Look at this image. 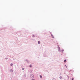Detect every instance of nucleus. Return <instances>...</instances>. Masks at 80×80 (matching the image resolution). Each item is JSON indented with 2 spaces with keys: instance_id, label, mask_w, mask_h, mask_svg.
Listing matches in <instances>:
<instances>
[{
  "instance_id": "1",
  "label": "nucleus",
  "mask_w": 80,
  "mask_h": 80,
  "mask_svg": "<svg viewBox=\"0 0 80 80\" xmlns=\"http://www.w3.org/2000/svg\"><path fill=\"white\" fill-rule=\"evenodd\" d=\"M30 77L31 78H34V76H33V74H31L30 75Z\"/></svg>"
},
{
  "instance_id": "2",
  "label": "nucleus",
  "mask_w": 80,
  "mask_h": 80,
  "mask_svg": "<svg viewBox=\"0 0 80 80\" xmlns=\"http://www.w3.org/2000/svg\"><path fill=\"white\" fill-rule=\"evenodd\" d=\"M13 70H12V69H11L10 70V72H13Z\"/></svg>"
},
{
  "instance_id": "3",
  "label": "nucleus",
  "mask_w": 80,
  "mask_h": 80,
  "mask_svg": "<svg viewBox=\"0 0 80 80\" xmlns=\"http://www.w3.org/2000/svg\"><path fill=\"white\" fill-rule=\"evenodd\" d=\"M38 44H40V42L38 41Z\"/></svg>"
},
{
  "instance_id": "4",
  "label": "nucleus",
  "mask_w": 80,
  "mask_h": 80,
  "mask_svg": "<svg viewBox=\"0 0 80 80\" xmlns=\"http://www.w3.org/2000/svg\"><path fill=\"white\" fill-rule=\"evenodd\" d=\"M12 65H13V64L11 63L10 64V66H12Z\"/></svg>"
},
{
  "instance_id": "5",
  "label": "nucleus",
  "mask_w": 80,
  "mask_h": 80,
  "mask_svg": "<svg viewBox=\"0 0 80 80\" xmlns=\"http://www.w3.org/2000/svg\"><path fill=\"white\" fill-rule=\"evenodd\" d=\"M30 67H31V68L32 67V65H30Z\"/></svg>"
},
{
  "instance_id": "6",
  "label": "nucleus",
  "mask_w": 80,
  "mask_h": 80,
  "mask_svg": "<svg viewBox=\"0 0 80 80\" xmlns=\"http://www.w3.org/2000/svg\"><path fill=\"white\" fill-rule=\"evenodd\" d=\"M33 37H35V35H32Z\"/></svg>"
},
{
  "instance_id": "7",
  "label": "nucleus",
  "mask_w": 80,
  "mask_h": 80,
  "mask_svg": "<svg viewBox=\"0 0 80 80\" xmlns=\"http://www.w3.org/2000/svg\"><path fill=\"white\" fill-rule=\"evenodd\" d=\"M61 79L62 78V76H60V77H59Z\"/></svg>"
},
{
  "instance_id": "8",
  "label": "nucleus",
  "mask_w": 80,
  "mask_h": 80,
  "mask_svg": "<svg viewBox=\"0 0 80 80\" xmlns=\"http://www.w3.org/2000/svg\"><path fill=\"white\" fill-rule=\"evenodd\" d=\"M22 70H24V68H22Z\"/></svg>"
},
{
  "instance_id": "9",
  "label": "nucleus",
  "mask_w": 80,
  "mask_h": 80,
  "mask_svg": "<svg viewBox=\"0 0 80 80\" xmlns=\"http://www.w3.org/2000/svg\"><path fill=\"white\" fill-rule=\"evenodd\" d=\"M5 59H6V60H7V59H8V58H6Z\"/></svg>"
},
{
  "instance_id": "10",
  "label": "nucleus",
  "mask_w": 80,
  "mask_h": 80,
  "mask_svg": "<svg viewBox=\"0 0 80 80\" xmlns=\"http://www.w3.org/2000/svg\"><path fill=\"white\" fill-rule=\"evenodd\" d=\"M40 78H42V76L41 75L40 76Z\"/></svg>"
},
{
  "instance_id": "11",
  "label": "nucleus",
  "mask_w": 80,
  "mask_h": 80,
  "mask_svg": "<svg viewBox=\"0 0 80 80\" xmlns=\"http://www.w3.org/2000/svg\"><path fill=\"white\" fill-rule=\"evenodd\" d=\"M66 60H64V62H66Z\"/></svg>"
},
{
  "instance_id": "12",
  "label": "nucleus",
  "mask_w": 80,
  "mask_h": 80,
  "mask_svg": "<svg viewBox=\"0 0 80 80\" xmlns=\"http://www.w3.org/2000/svg\"><path fill=\"white\" fill-rule=\"evenodd\" d=\"M65 66L66 67V68H67V66L65 65Z\"/></svg>"
},
{
  "instance_id": "13",
  "label": "nucleus",
  "mask_w": 80,
  "mask_h": 80,
  "mask_svg": "<svg viewBox=\"0 0 80 80\" xmlns=\"http://www.w3.org/2000/svg\"><path fill=\"white\" fill-rule=\"evenodd\" d=\"M72 80H73V78H72Z\"/></svg>"
},
{
  "instance_id": "14",
  "label": "nucleus",
  "mask_w": 80,
  "mask_h": 80,
  "mask_svg": "<svg viewBox=\"0 0 80 80\" xmlns=\"http://www.w3.org/2000/svg\"><path fill=\"white\" fill-rule=\"evenodd\" d=\"M35 80V79H32V80Z\"/></svg>"
},
{
  "instance_id": "15",
  "label": "nucleus",
  "mask_w": 80,
  "mask_h": 80,
  "mask_svg": "<svg viewBox=\"0 0 80 80\" xmlns=\"http://www.w3.org/2000/svg\"><path fill=\"white\" fill-rule=\"evenodd\" d=\"M62 52H63V51H64V50H62Z\"/></svg>"
}]
</instances>
